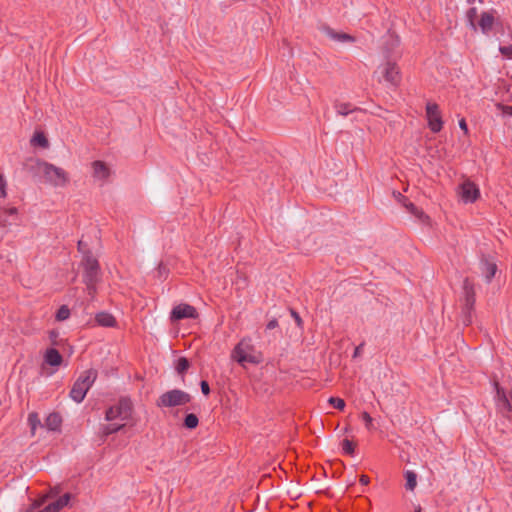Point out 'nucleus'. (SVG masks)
Instances as JSON below:
<instances>
[{
    "label": "nucleus",
    "mask_w": 512,
    "mask_h": 512,
    "mask_svg": "<svg viewBox=\"0 0 512 512\" xmlns=\"http://www.w3.org/2000/svg\"><path fill=\"white\" fill-rule=\"evenodd\" d=\"M497 271V265L493 262H489L487 260L482 263V272L488 282L492 280Z\"/></svg>",
    "instance_id": "nucleus-23"
},
{
    "label": "nucleus",
    "mask_w": 512,
    "mask_h": 512,
    "mask_svg": "<svg viewBox=\"0 0 512 512\" xmlns=\"http://www.w3.org/2000/svg\"><path fill=\"white\" fill-rule=\"evenodd\" d=\"M342 448H352L351 442L348 439H344Z\"/></svg>",
    "instance_id": "nucleus-44"
},
{
    "label": "nucleus",
    "mask_w": 512,
    "mask_h": 512,
    "mask_svg": "<svg viewBox=\"0 0 512 512\" xmlns=\"http://www.w3.org/2000/svg\"><path fill=\"white\" fill-rule=\"evenodd\" d=\"M321 31L327 37H329L331 40L336 41V42H341V43L355 42V38L352 35L344 33V32L336 31L329 26H322Z\"/></svg>",
    "instance_id": "nucleus-12"
},
{
    "label": "nucleus",
    "mask_w": 512,
    "mask_h": 512,
    "mask_svg": "<svg viewBox=\"0 0 512 512\" xmlns=\"http://www.w3.org/2000/svg\"><path fill=\"white\" fill-rule=\"evenodd\" d=\"M231 359L241 366L247 363L257 365L262 361V354L256 350L251 338L244 337L233 348Z\"/></svg>",
    "instance_id": "nucleus-2"
},
{
    "label": "nucleus",
    "mask_w": 512,
    "mask_h": 512,
    "mask_svg": "<svg viewBox=\"0 0 512 512\" xmlns=\"http://www.w3.org/2000/svg\"><path fill=\"white\" fill-rule=\"evenodd\" d=\"M97 379V371L95 369H88L81 373V375L77 378V382L82 384L86 389H90Z\"/></svg>",
    "instance_id": "nucleus-16"
},
{
    "label": "nucleus",
    "mask_w": 512,
    "mask_h": 512,
    "mask_svg": "<svg viewBox=\"0 0 512 512\" xmlns=\"http://www.w3.org/2000/svg\"><path fill=\"white\" fill-rule=\"evenodd\" d=\"M84 266V280L90 283L98 282L100 279L99 263L91 254H87L83 259Z\"/></svg>",
    "instance_id": "nucleus-9"
},
{
    "label": "nucleus",
    "mask_w": 512,
    "mask_h": 512,
    "mask_svg": "<svg viewBox=\"0 0 512 512\" xmlns=\"http://www.w3.org/2000/svg\"><path fill=\"white\" fill-rule=\"evenodd\" d=\"M70 317V309L66 305H62L57 313H56V320L57 321H64L67 320Z\"/></svg>",
    "instance_id": "nucleus-30"
},
{
    "label": "nucleus",
    "mask_w": 512,
    "mask_h": 512,
    "mask_svg": "<svg viewBox=\"0 0 512 512\" xmlns=\"http://www.w3.org/2000/svg\"><path fill=\"white\" fill-rule=\"evenodd\" d=\"M88 391L89 390L86 389L82 384L75 381L70 391V397L76 403H81L84 400Z\"/></svg>",
    "instance_id": "nucleus-19"
},
{
    "label": "nucleus",
    "mask_w": 512,
    "mask_h": 512,
    "mask_svg": "<svg viewBox=\"0 0 512 512\" xmlns=\"http://www.w3.org/2000/svg\"><path fill=\"white\" fill-rule=\"evenodd\" d=\"M70 500V494L66 493L56 501L48 504L44 509L39 512H59L62 508H64Z\"/></svg>",
    "instance_id": "nucleus-17"
},
{
    "label": "nucleus",
    "mask_w": 512,
    "mask_h": 512,
    "mask_svg": "<svg viewBox=\"0 0 512 512\" xmlns=\"http://www.w3.org/2000/svg\"><path fill=\"white\" fill-rule=\"evenodd\" d=\"M344 453L350 457H354L355 456V452L356 450H352V449H349V450H343Z\"/></svg>",
    "instance_id": "nucleus-45"
},
{
    "label": "nucleus",
    "mask_w": 512,
    "mask_h": 512,
    "mask_svg": "<svg viewBox=\"0 0 512 512\" xmlns=\"http://www.w3.org/2000/svg\"><path fill=\"white\" fill-rule=\"evenodd\" d=\"M291 315L292 317L295 319V322L297 323L298 326H300L302 324V319L301 317L299 316V314L295 311H291Z\"/></svg>",
    "instance_id": "nucleus-41"
},
{
    "label": "nucleus",
    "mask_w": 512,
    "mask_h": 512,
    "mask_svg": "<svg viewBox=\"0 0 512 512\" xmlns=\"http://www.w3.org/2000/svg\"><path fill=\"white\" fill-rule=\"evenodd\" d=\"M41 172L49 184L55 187H64L69 182L68 173L61 167L55 166L48 162L39 164Z\"/></svg>",
    "instance_id": "nucleus-4"
},
{
    "label": "nucleus",
    "mask_w": 512,
    "mask_h": 512,
    "mask_svg": "<svg viewBox=\"0 0 512 512\" xmlns=\"http://www.w3.org/2000/svg\"><path fill=\"white\" fill-rule=\"evenodd\" d=\"M497 407L503 413L512 411V396L509 398L504 390L496 384Z\"/></svg>",
    "instance_id": "nucleus-15"
},
{
    "label": "nucleus",
    "mask_w": 512,
    "mask_h": 512,
    "mask_svg": "<svg viewBox=\"0 0 512 512\" xmlns=\"http://www.w3.org/2000/svg\"><path fill=\"white\" fill-rule=\"evenodd\" d=\"M475 304V290L474 284L468 278L463 282V297H462V320L465 325L472 322V312Z\"/></svg>",
    "instance_id": "nucleus-5"
},
{
    "label": "nucleus",
    "mask_w": 512,
    "mask_h": 512,
    "mask_svg": "<svg viewBox=\"0 0 512 512\" xmlns=\"http://www.w3.org/2000/svg\"><path fill=\"white\" fill-rule=\"evenodd\" d=\"M28 424L31 428V432L35 435L37 428H44V424L41 423L39 416L36 412H31L28 415Z\"/></svg>",
    "instance_id": "nucleus-25"
},
{
    "label": "nucleus",
    "mask_w": 512,
    "mask_h": 512,
    "mask_svg": "<svg viewBox=\"0 0 512 512\" xmlns=\"http://www.w3.org/2000/svg\"><path fill=\"white\" fill-rule=\"evenodd\" d=\"M359 481L362 485H368L370 482V479L367 475H361Z\"/></svg>",
    "instance_id": "nucleus-43"
},
{
    "label": "nucleus",
    "mask_w": 512,
    "mask_h": 512,
    "mask_svg": "<svg viewBox=\"0 0 512 512\" xmlns=\"http://www.w3.org/2000/svg\"><path fill=\"white\" fill-rule=\"evenodd\" d=\"M336 111L339 115L347 116L354 111V108L349 103H338L335 105Z\"/></svg>",
    "instance_id": "nucleus-27"
},
{
    "label": "nucleus",
    "mask_w": 512,
    "mask_h": 512,
    "mask_svg": "<svg viewBox=\"0 0 512 512\" xmlns=\"http://www.w3.org/2000/svg\"><path fill=\"white\" fill-rule=\"evenodd\" d=\"M78 250L84 254V257H85L87 254H90V253L87 251V245H86V243H84V241H83V240H79V241H78Z\"/></svg>",
    "instance_id": "nucleus-38"
},
{
    "label": "nucleus",
    "mask_w": 512,
    "mask_h": 512,
    "mask_svg": "<svg viewBox=\"0 0 512 512\" xmlns=\"http://www.w3.org/2000/svg\"><path fill=\"white\" fill-rule=\"evenodd\" d=\"M278 326V321L276 319H272L267 323V329L272 330Z\"/></svg>",
    "instance_id": "nucleus-42"
},
{
    "label": "nucleus",
    "mask_w": 512,
    "mask_h": 512,
    "mask_svg": "<svg viewBox=\"0 0 512 512\" xmlns=\"http://www.w3.org/2000/svg\"><path fill=\"white\" fill-rule=\"evenodd\" d=\"M373 77H375L379 83L385 82L388 86L394 88L397 87L401 81L399 67L392 61H386L380 65L375 70Z\"/></svg>",
    "instance_id": "nucleus-3"
},
{
    "label": "nucleus",
    "mask_w": 512,
    "mask_h": 512,
    "mask_svg": "<svg viewBox=\"0 0 512 512\" xmlns=\"http://www.w3.org/2000/svg\"><path fill=\"white\" fill-rule=\"evenodd\" d=\"M6 180L4 178V176L0 173V197L2 198H5L7 193H6Z\"/></svg>",
    "instance_id": "nucleus-36"
},
{
    "label": "nucleus",
    "mask_w": 512,
    "mask_h": 512,
    "mask_svg": "<svg viewBox=\"0 0 512 512\" xmlns=\"http://www.w3.org/2000/svg\"><path fill=\"white\" fill-rule=\"evenodd\" d=\"M496 11H484L480 14L478 26L481 32L485 35H489L496 23L495 17Z\"/></svg>",
    "instance_id": "nucleus-11"
},
{
    "label": "nucleus",
    "mask_w": 512,
    "mask_h": 512,
    "mask_svg": "<svg viewBox=\"0 0 512 512\" xmlns=\"http://www.w3.org/2000/svg\"><path fill=\"white\" fill-rule=\"evenodd\" d=\"M95 321L99 326L102 327H115L117 324L115 317L107 312L97 313L95 316Z\"/></svg>",
    "instance_id": "nucleus-20"
},
{
    "label": "nucleus",
    "mask_w": 512,
    "mask_h": 512,
    "mask_svg": "<svg viewBox=\"0 0 512 512\" xmlns=\"http://www.w3.org/2000/svg\"><path fill=\"white\" fill-rule=\"evenodd\" d=\"M457 196L464 204H471L476 202L480 197V189L470 179H464L457 188Z\"/></svg>",
    "instance_id": "nucleus-7"
},
{
    "label": "nucleus",
    "mask_w": 512,
    "mask_h": 512,
    "mask_svg": "<svg viewBox=\"0 0 512 512\" xmlns=\"http://www.w3.org/2000/svg\"><path fill=\"white\" fill-rule=\"evenodd\" d=\"M422 511V508L420 506H418L414 512H421Z\"/></svg>",
    "instance_id": "nucleus-46"
},
{
    "label": "nucleus",
    "mask_w": 512,
    "mask_h": 512,
    "mask_svg": "<svg viewBox=\"0 0 512 512\" xmlns=\"http://www.w3.org/2000/svg\"><path fill=\"white\" fill-rule=\"evenodd\" d=\"M426 120L428 123V127L432 132L438 133L441 131V129L443 128V120L442 113L440 111L438 104L434 102H427Z\"/></svg>",
    "instance_id": "nucleus-8"
},
{
    "label": "nucleus",
    "mask_w": 512,
    "mask_h": 512,
    "mask_svg": "<svg viewBox=\"0 0 512 512\" xmlns=\"http://www.w3.org/2000/svg\"><path fill=\"white\" fill-rule=\"evenodd\" d=\"M45 361L51 366H59L62 363V356L58 350L50 348L46 351Z\"/></svg>",
    "instance_id": "nucleus-22"
},
{
    "label": "nucleus",
    "mask_w": 512,
    "mask_h": 512,
    "mask_svg": "<svg viewBox=\"0 0 512 512\" xmlns=\"http://www.w3.org/2000/svg\"><path fill=\"white\" fill-rule=\"evenodd\" d=\"M93 177L100 181H105L111 174L109 166L100 160L92 163Z\"/></svg>",
    "instance_id": "nucleus-14"
},
{
    "label": "nucleus",
    "mask_w": 512,
    "mask_h": 512,
    "mask_svg": "<svg viewBox=\"0 0 512 512\" xmlns=\"http://www.w3.org/2000/svg\"><path fill=\"white\" fill-rule=\"evenodd\" d=\"M328 402L333 405L336 409L343 410L345 408V402L341 398L330 397Z\"/></svg>",
    "instance_id": "nucleus-32"
},
{
    "label": "nucleus",
    "mask_w": 512,
    "mask_h": 512,
    "mask_svg": "<svg viewBox=\"0 0 512 512\" xmlns=\"http://www.w3.org/2000/svg\"><path fill=\"white\" fill-rule=\"evenodd\" d=\"M403 205L410 214L415 216L420 221L426 222L429 219V217L424 213L423 210L416 207L413 203L408 202L407 199L405 198H403Z\"/></svg>",
    "instance_id": "nucleus-21"
},
{
    "label": "nucleus",
    "mask_w": 512,
    "mask_h": 512,
    "mask_svg": "<svg viewBox=\"0 0 512 512\" xmlns=\"http://www.w3.org/2000/svg\"><path fill=\"white\" fill-rule=\"evenodd\" d=\"M30 143L32 146H39L41 148L49 147V141L43 132H35Z\"/></svg>",
    "instance_id": "nucleus-24"
},
{
    "label": "nucleus",
    "mask_w": 512,
    "mask_h": 512,
    "mask_svg": "<svg viewBox=\"0 0 512 512\" xmlns=\"http://www.w3.org/2000/svg\"><path fill=\"white\" fill-rule=\"evenodd\" d=\"M496 107L502 111L503 114L512 116V106L503 105L501 103L496 104Z\"/></svg>",
    "instance_id": "nucleus-37"
},
{
    "label": "nucleus",
    "mask_w": 512,
    "mask_h": 512,
    "mask_svg": "<svg viewBox=\"0 0 512 512\" xmlns=\"http://www.w3.org/2000/svg\"><path fill=\"white\" fill-rule=\"evenodd\" d=\"M499 51L502 55L506 56L507 58H512V45L500 46Z\"/></svg>",
    "instance_id": "nucleus-35"
},
{
    "label": "nucleus",
    "mask_w": 512,
    "mask_h": 512,
    "mask_svg": "<svg viewBox=\"0 0 512 512\" xmlns=\"http://www.w3.org/2000/svg\"><path fill=\"white\" fill-rule=\"evenodd\" d=\"M87 288V293L89 296L93 297L96 293V284L98 282H92L90 283L88 280H84Z\"/></svg>",
    "instance_id": "nucleus-34"
},
{
    "label": "nucleus",
    "mask_w": 512,
    "mask_h": 512,
    "mask_svg": "<svg viewBox=\"0 0 512 512\" xmlns=\"http://www.w3.org/2000/svg\"><path fill=\"white\" fill-rule=\"evenodd\" d=\"M18 219V210L15 207L1 208L0 209V226L7 227Z\"/></svg>",
    "instance_id": "nucleus-13"
},
{
    "label": "nucleus",
    "mask_w": 512,
    "mask_h": 512,
    "mask_svg": "<svg viewBox=\"0 0 512 512\" xmlns=\"http://www.w3.org/2000/svg\"><path fill=\"white\" fill-rule=\"evenodd\" d=\"M132 411V402L127 398L120 399L115 405L107 409L105 419L110 424L103 426V435L107 436L122 429L125 422L131 418Z\"/></svg>",
    "instance_id": "nucleus-1"
},
{
    "label": "nucleus",
    "mask_w": 512,
    "mask_h": 512,
    "mask_svg": "<svg viewBox=\"0 0 512 512\" xmlns=\"http://www.w3.org/2000/svg\"><path fill=\"white\" fill-rule=\"evenodd\" d=\"M189 368V362L186 358L181 357L178 359L176 364V370L178 373L182 374Z\"/></svg>",
    "instance_id": "nucleus-31"
},
{
    "label": "nucleus",
    "mask_w": 512,
    "mask_h": 512,
    "mask_svg": "<svg viewBox=\"0 0 512 512\" xmlns=\"http://www.w3.org/2000/svg\"><path fill=\"white\" fill-rule=\"evenodd\" d=\"M459 127L461 128V130H463L465 134H468V126L464 118H461L459 120Z\"/></svg>",
    "instance_id": "nucleus-40"
},
{
    "label": "nucleus",
    "mask_w": 512,
    "mask_h": 512,
    "mask_svg": "<svg viewBox=\"0 0 512 512\" xmlns=\"http://www.w3.org/2000/svg\"><path fill=\"white\" fill-rule=\"evenodd\" d=\"M198 316L196 309L189 304H179L171 311V320L194 319Z\"/></svg>",
    "instance_id": "nucleus-10"
},
{
    "label": "nucleus",
    "mask_w": 512,
    "mask_h": 512,
    "mask_svg": "<svg viewBox=\"0 0 512 512\" xmlns=\"http://www.w3.org/2000/svg\"><path fill=\"white\" fill-rule=\"evenodd\" d=\"M191 396L179 389H173L163 393L156 401L159 408H172L189 403Z\"/></svg>",
    "instance_id": "nucleus-6"
},
{
    "label": "nucleus",
    "mask_w": 512,
    "mask_h": 512,
    "mask_svg": "<svg viewBox=\"0 0 512 512\" xmlns=\"http://www.w3.org/2000/svg\"><path fill=\"white\" fill-rule=\"evenodd\" d=\"M201 391L204 395H208L210 393V387L207 381L203 380L200 383Z\"/></svg>",
    "instance_id": "nucleus-39"
},
{
    "label": "nucleus",
    "mask_w": 512,
    "mask_h": 512,
    "mask_svg": "<svg viewBox=\"0 0 512 512\" xmlns=\"http://www.w3.org/2000/svg\"><path fill=\"white\" fill-rule=\"evenodd\" d=\"M406 478V489L407 490H414L417 485V476L413 471H406L405 473Z\"/></svg>",
    "instance_id": "nucleus-26"
},
{
    "label": "nucleus",
    "mask_w": 512,
    "mask_h": 512,
    "mask_svg": "<svg viewBox=\"0 0 512 512\" xmlns=\"http://www.w3.org/2000/svg\"><path fill=\"white\" fill-rule=\"evenodd\" d=\"M476 16H477V9L475 7L470 8L467 12V18H468V21L473 29H476V26L474 23V19L476 18Z\"/></svg>",
    "instance_id": "nucleus-33"
},
{
    "label": "nucleus",
    "mask_w": 512,
    "mask_h": 512,
    "mask_svg": "<svg viewBox=\"0 0 512 512\" xmlns=\"http://www.w3.org/2000/svg\"><path fill=\"white\" fill-rule=\"evenodd\" d=\"M364 425H365V428L369 431H372V430H375L376 427L374 425V420L373 418L369 415V413L367 412H362L361 415H360Z\"/></svg>",
    "instance_id": "nucleus-28"
},
{
    "label": "nucleus",
    "mask_w": 512,
    "mask_h": 512,
    "mask_svg": "<svg viewBox=\"0 0 512 512\" xmlns=\"http://www.w3.org/2000/svg\"><path fill=\"white\" fill-rule=\"evenodd\" d=\"M62 424V417L59 413L53 412L50 413L44 423V428L49 431H57L60 429Z\"/></svg>",
    "instance_id": "nucleus-18"
},
{
    "label": "nucleus",
    "mask_w": 512,
    "mask_h": 512,
    "mask_svg": "<svg viewBox=\"0 0 512 512\" xmlns=\"http://www.w3.org/2000/svg\"><path fill=\"white\" fill-rule=\"evenodd\" d=\"M198 417L191 413V414H188L185 419H184V425L186 428H189V429H194L197 427L198 425Z\"/></svg>",
    "instance_id": "nucleus-29"
}]
</instances>
